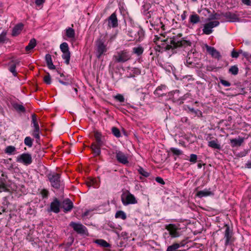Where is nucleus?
Here are the masks:
<instances>
[{
  "mask_svg": "<svg viewBox=\"0 0 251 251\" xmlns=\"http://www.w3.org/2000/svg\"><path fill=\"white\" fill-rule=\"evenodd\" d=\"M191 44V43L189 41L179 39L178 37H174L164 40L161 46L165 50H169L178 47L190 46Z\"/></svg>",
  "mask_w": 251,
  "mask_h": 251,
  "instance_id": "nucleus-1",
  "label": "nucleus"
},
{
  "mask_svg": "<svg viewBox=\"0 0 251 251\" xmlns=\"http://www.w3.org/2000/svg\"><path fill=\"white\" fill-rule=\"evenodd\" d=\"M95 142H93L90 147L95 156H99L101 153V147L105 145L106 140L104 136L98 131L94 132Z\"/></svg>",
  "mask_w": 251,
  "mask_h": 251,
  "instance_id": "nucleus-2",
  "label": "nucleus"
},
{
  "mask_svg": "<svg viewBox=\"0 0 251 251\" xmlns=\"http://www.w3.org/2000/svg\"><path fill=\"white\" fill-rule=\"evenodd\" d=\"M51 186L55 189H58L61 186L60 175L56 173H50L48 175Z\"/></svg>",
  "mask_w": 251,
  "mask_h": 251,
  "instance_id": "nucleus-3",
  "label": "nucleus"
},
{
  "mask_svg": "<svg viewBox=\"0 0 251 251\" xmlns=\"http://www.w3.org/2000/svg\"><path fill=\"white\" fill-rule=\"evenodd\" d=\"M130 55L129 51L126 50H121L117 52L114 55V58L117 62H125L130 59Z\"/></svg>",
  "mask_w": 251,
  "mask_h": 251,
  "instance_id": "nucleus-4",
  "label": "nucleus"
},
{
  "mask_svg": "<svg viewBox=\"0 0 251 251\" xmlns=\"http://www.w3.org/2000/svg\"><path fill=\"white\" fill-rule=\"evenodd\" d=\"M60 49L62 52V57L65 60V62L67 65L70 63L71 57V53L69 51L68 44L66 42H64L60 45Z\"/></svg>",
  "mask_w": 251,
  "mask_h": 251,
  "instance_id": "nucleus-5",
  "label": "nucleus"
},
{
  "mask_svg": "<svg viewBox=\"0 0 251 251\" xmlns=\"http://www.w3.org/2000/svg\"><path fill=\"white\" fill-rule=\"evenodd\" d=\"M165 229L169 232V234L172 238H176L180 235L179 225L170 224L165 226Z\"/></svg>",
  "mask_w": 251,
  "mask_h": 251,
  "instance_id": "nucleus-6",
  "label": "nucleus"
},
{
  "mask_svg": "<svg viewBox=\"0 0 251 251\" xmlns=\"http://www.w3.org/2000/svg\"><path fill=\"white\" fill-rule=\"evenodd\" d=\"M96 47L97 56L100 58L101 56L107 51L106 46L104 44V41L101 39H99L96 41Z\"/></svg>",
  "mask_w": 251,
  "mask_h": 251,
  "instance_id": "nucleus-7",
  "label": "nucleus"
},
{
  "mask_svg": "<svg viewBox=\"0 0 251 251\" xmlns=\"http://www.w3.org/2000/svg\"><path fill=\"white\" fill-rule=\"evenodd\" d=\"M121 199L124 205L135 204L137 202L135 197L128 191L124 193L122 195Z\"/></svg>",
  "mask_w": 251,
  "mask_h": 251,
  "instance_id": "nucleus-8",
  "label": "nucleus"
},
{
  "mask_svg": "<svg viewBox=\"0 0 251 251\" xmlns=\"http://www.w3.org/2000/svg\"><path fill=\"white\" fill-rule=\"evenodd\" d=\"M70 226L72 227L74 231L77 234L80 235H87L88 231L86 227L80 223H77L72 222L70 224Z\"/></svg>",
  "mask_w": 251,
  "mask_h": 251,
  "instance_id": "nucleus-9",
  "label": "nucleus"
},
{
  "mask_svg": "<svg viewBox=\"0 0 251 251\" xmlns=\"http://www.w3.org/2000/svg\"><path fill=\"white\" fill-rule=\"evenodd\" d=\"M130 36L137 41H140L144 36V31L141 27H135L133 30L129 31Z\"/></svg>",
  "mask_w": 251,
  "mask_h": 251,
  "instance_id": "nucleus-10",
  "label": "nucleus"
},
{
  "mask_svg": "<svg viewBox=\"0 0 251 251\" xmlns=\"http://www.w3.org/2000/svg\"><path fill=\"white\" fill-rule=\"evenodd\" d=\"M16 161L19 163H21L27 166L32 163V158L30 154L24 153L17 157Z\"/></svg>",
  "mask_w": 251,
  "mask_h": 251,
  "instance_id": "nucleus-11",
  "label": "nucleus"
},
{
  "mask_svg": "<svg viewBox=\"0 0 251 251\" xmlns=\"http://www.w3.org/2000/svg\"><path fill=\"white\" fill-rule=\"evenodd\" d=\"M220 24L219 22L217 21H211L206 23L203 26L202 29L203 33L206 35L210 34L212 32V28L218 26Z\"/></svg>",
  "mask_w": 251,
  "mask_h": 251,
  "instance_id": "nucleus-12",
  "label": "nucleus"
},
{
  "mask_svg": "<svg viewBox=\"0 0 251 251\" xmlns=\"http://www.w3.org/2000/svg\"><path fill=\"white\" fill-rule=\"evenodd\" d=\"M105 21L107 22V25L109 28H115L118 25V19L115 13H112Z\"/></svg>",
  "mask_w": 251,
  "mask_h": 251,
  "instance_id": "nucleus-13",
  "label": "nucleus"
},
{
  "mask_svg": "<svg viewBox=\"0 0 251 251\" xmlns=\"http://www.w3.org/2000/svg\"><path fill=\"white\" fill-rule=\"evenodd\" d=\"M226 230L225 232V238L226 239L225 246L231 244L233 242L232 238V233L230 231L229 227L228 225H226Z\"/></svg>",
  "mask_w": 251,
  "mask_h": 251,
  "instance_id": "nucleus-14",
  "label": "nucleus"
},
{
  "mask_svg": "<svg viewBox=\"0 0 251 251\" xmlns=\"http://www.w3.org/2000/svg\"><path fill=\"white\" fill-rule=\"evenodd\" d=\"M197 58L195 57L194 52H189L186 57V63L188 66L193 67L197 63Z\"/></svg>",
  "mask_w": 251,
  "mask_h": 251,
  "instance_id": "nucleus-15",
  "label": "nucleus"
},
{
  "mask_svg": "<svg viewBox=\"0 0 251 251\" xmlns=\"http://www.w3.org/2000/svg\"><path fill=\"white\" fill-rule=\"evenodd\" d=\"M61 206L63 208L64 212H67L72 209L74 205L72 201L70 199H66L62 201Z\"/></svg>",
  "mask_w": 251,
  "mask_h": 251,
  "instance_id": "nucleus-16",
  "label": "nucleus"
},
{
  "mask_svg": "<svg viewBox=\"0 0 251 251\" xmlns=\"http://www.w3.org/2000/svg\"><path fill=\"white\" fill-rule=\"evenodd\" d=\"M222 15L227 19L229 22H237L239 21V19L238 16L235 13H232L231 12H226V13H222Z\"/></svg>",
  "mask_w": 251,
  "mask_h": 251,
  "instance_id": "nucleus-17",
  "label": "nucleus"
},
{
  "mask_svg": "<svg viewBox=\"0 0 251 251\" xmlns=\"http://www.w3.org/2000/svg\"><path fill=\"white\" fill-rule=\"evenodd\" d=\"M61 204L57 199L55 198L53 201L51 202L50 211H52L55 213H58L60 211V206Z\"/></svg>",
  "mask_w": 251,
  "mask_h": 251,
  "instance_id": "nucleus-18",
  "label": "nucleus"
},
{
  "mask_svg": "<svg viewBox=\"0 0 251 251\" xmlns=\"http://www.w3.org/2000/svg\"><path fill=\"white\" fill-rule=\"evenodd\" d=\"M206 49L207 52L211 55V56L216 59H219L221 57L220 53L214 47L206 46Z\"/></svg>",
  "mask_w": 251,
  "mask_h": 251,
  "instance_id": "nucleus-19",
  "label": "nucleus"
},
{
  "mask_svg": "<svg viewBox=\"0 0 251 251\" xmlns=\"http://www.w3.org/2000/svg\"><path fill=\"white\" fill-rule=\"evenodd\" d=\"M116 154V158L119 162L124 164L128 163L127 158L123 152L121 151H117Z\"/></svg>",
  "mask_w": 251,
  "mask_h": 251,
  "instance_id": "nucleus-20",
  "label": "nucleus"
},
{
  "mask_svg": "<svg viewBox=\"0 0 251 251\" xmlns=\"http://www.w3.org/2000/svg\"><path fill=\"white\" fill-rule=\"evenodd\" d=\"M24 25L22 24H19L15 25L12 30V35L16 36L19 34L23 29Z\"/></svg>",
  "mask_w": 251,
  "mask_h": 251,
  "instance_id": "nucleus-21",
  "label": "nucleus"
},
{
  "mask_svg": "<svg viewBox=\"0 0 251 251\" xmlns=\"http://www.w3.org/2000/svg\"><path fill=\"white\" fill-rule=\"evenodd\" d=\"M201 21L200 16L197 14H193L189 17V22L192 25L197 24Z\"/></svg>",
  "mask_w": 251,
  "mask_h": 251,
  "instance_id": "nucleus-22",
  "label": "nucleus"
},
{
  "mask_svg": "<svg viewBox=\"0 0 251 251\" xmlns=\"http://www.w3.org/2000/svg\"><path fill=\"white\" fill-rule=\"evenodd\" d=\"M244 141V139L242 137H239L238 139H232L230 140L231 146L232 147L240 146Z\"/></svg>",
  "mask_w": 251,
  "mask_h": 251,
  "instance_id": "nucleus-23",
  "label": "nucleus"
},
{
  "mask_svg": "<svg viewBox=\"0 0 251 251\" xmlns=\"http://www.w3.org/2000/svg\"><path fill=\"white\" fill-rule=\"evenodd\" d=\"M34 129L32 131V135L36 139L37 142L40 140V127H33Z\"/></svg>",
  "mask_w": 251,
  "mask_h": 251,
  "instance_id": "nucleus-24",
  "label": "nucleus"
},
{
  "mask_svg": "<svg viewBox=\"0 0 251 251\" xmlns=\"http://www.w3.org/2000/svg\"><path fill=\"white\" fill-rule=\"evenodd\" d=\"M95 243L103 248H109L110 247V245L103 239L96 240Z\"/></svg>",
  "mask_w": 251,
  "mask_h": 251,
  "instance_id": "nucleus-25",
  "label": "nucleus"
},
{
  "mask_svg": "<svg viewBox=\"0 0 251 251\" xmlns=\"http://www.w3.org/2000/svg\"><path fill=\"white\" fill-rule=\"evenodd\" d=\"M66 35L68 38L70 39H74L75 37V30L71 27L67 28L66 29Z\"/></svg>",
  "mask_w": 251,
  "mask_h": 251,
  "instance_id": "nucleus-26",
  "label": "nucleus"
},
{
  "mask_svg": "<svg viewBox=\"0 0 251 251\" xmlns=\"http://www.w3.org/2000/svg\"><path fill=\"white\" fill-rule=\"evenodd\" d=\"M36 45V40L34 38L31 39L28 45L25 47V50L28 51L33 49Z\"/></svg>",
  "mask_w": 251,
  "mask_h": 251,
  "instance_id": "nucleus-27",
  "label": "nucleus"
},
{
  "mask_svg": "<svg viewBox=\"0 0 251 251\" xmlns=\"http://www.w3.org/2000/svg\"><path fill=\"white\" fill-rule=\"evenodd\" d=\"M208 145L209 147L213 149L219 150L221 149L220 145L218 143L217 139L209 141L208 143Z\"/></svg>",
  "mask_w": 251,
  "mask_h": 251,
  "instance_id": "nucleus-28",
  "label": "nucleus"
},
{
  "mask_svg": "<svg viewBox=\"0 0 251 251\" xmlns=\"http://www.w3.org/2000/svg\"><path fill=\"white\" fill-rule=\"evenodd\" d=\"M212 193L210 191L205 189L204 190L198 191L196 195L199 198H202L203 197L209 196Z\"/></svg>",
  "mask_w": 251,
  "mask_h": 251,
  "instance_id": "nucleus-29",
  "label": "nucleus"
},
{
  "mask_svg": "<svg viewBox=\"0 0 251 251\" xmlns=\"http://www.w3.org/2000/svg\"><path fill=\"white\" fill-rule=\"evenodd\" d=\"M13 107L18 112H25V108L22 104H20L17 103H14L13 104Z\"/></svg>",
  "mask_w": 251,
  "mask_h": 251,
  "instance_id": "nucleus-30",
  "label": "nucleus"
},
{
  "mask_svg": "<svg viewBox=\"0 0 251 251\" xmlns=\"http://www.w3.org/2000/svg\"><path fill=\"white\" fill-rule=\"evenodd\" d=\"M87 185L90 186H93L94 188L98 187L99 186V183L97 179H93L87 182Z\"/></svg>",
  "mask_w": 251,
  "mask_h": 251,
  "instance_id": "nucleus-31",
  "label": "nucleus"
},
{
  "mask_svg": "<svg viewBox=\"0 0 251 251\" xmlns=\"http://www.w3.org/2000/svg\"><path fill=\"white\" fill-rule=\"evenodd\" d=\"M16 151V148L12 146H7L5 150V152L8 154H12Z\"/></svg>",
  "mask_w": 251,
  "mask_h": 251,
  "instance_id": "nucleus-32",
  "label": "nucleus"
},
{
  "mask_svg": "<svg viewBox=\"0 0 251 251\" xmlns=\"http://www.w3.org/2000/svg\"><path fill=\"white\" fill-rule=\"evenodd\" d=\"M144 51V49L142 47H135L133 48V52L137 55H141Z\"/></svg>",
  "mask_w": 251,
  "mask_h": 251,
  "instance_id": "nucleus-33",
  "label": "nucleus"
},
{
  "mask_svg": "<svg viewBox=\"0 0 251 251\" xmlns=\"http://www.w3.org/2000/svg\"><path fill=\"white\" fill-rule=\"evenodd\" d=\"M116 218H121L122 220H125L126 218V213L123 211H118L115 214Z\"/></svg>",
  "mask_w": 251,
  "mask_h": 251,
  "instance_id": "nucleus-34",
  "label": "nucleus"
},
{
  "mask_svg": "<svg viewBox=\"0 0 251 251\" xmlns=\"http://www.w3.org/2000/svg\"><path fill=\"white\" fill-rule=\"evenodd\" d=\"M33 140L30 137H26L24 140L25 144L28 147H31L33 145Z\"/></svg>",
  "mask_w": 251,
  "mask_h": 251,
  "instance_id": "nucleus-35",
  "label": "nucleus"
},
{
  "mask_svg": "<svg viewBox=\"0 0 251 251\" xmlns=\"http://www.w3.org/2000/svg\"><path fill=\"white\" fill-rule=\"evenodd\" d=\"M180 247V245L178 243L173 244L172 245L167 248L166 251H176Z\"/></svg>",
  "mask_w": 251,
  "mask_h": 251,
  "instance_id": "nucleus-36",
  "label": "nucleus"
},
{
  "mask_svg": "<svg viewBox=\"0 0 251 251\" xmlns=\"http://www.w3.org/2000/svg\"><path fill=\"white\" fill-rule=\"evenodd\" d=\"M137 171L138 173L141 175L142 176H145V177H148L150 175V173L148 172H147L145 170H144L142 167H139Z\"/></svg>",
  "mask_w": 251,
  "mask_h": 251,
  "instance_id": "nucleus-37",
  "label": "nucleus"
},
{
  "mask_svg": "<svg viewBox=\"0 0 251 251\" xmlns=\"http://www.w3.org/2000/svg\"><path fill=\"white\" fill-rule=\"evenodd\" d=\"M238 71V68L236 65L232 66L229 69V72L233 75H237Z\"/></svg>",
  "mask_w": 251,
  "mask_h": 251,
  "instance_id": "nucleus-38",
  "label": "nucleus"
},
{
  "mask_svg": "<svg viewBox=\"0 0 251 251\" xmlns=\"http://www.w3.org/2000/svg\"><path fill=\"white\" fill-rule=\"evenodd\" d=\"M32 118V124H33L32 127H38L39 126V125L38 123L36 115L35 114H33L31 116Z\"/></svg>",
  "mask_w": 251,
  "mask_h": 251,
  "instance_id": "nucleus-39",
  "label": "nucleus"
},
{
  "mask_svg": "<svg viewBox=\"0 0 251 251\" xmlns=\"http://www.w3.org/2000/svg\"><path fill=\"white\" fill-rule=\"evenodd\" d=\"M113 134L116 137L118 138L121 136V133L119 129L116 127H113L111 129Z\"/></svg>",
  "mask_w": 251,
  "mask_h": 251,
  "instance_id": "nucleus-40",
  "label": "nucleus"
},
{
  "mask_svg": "<svg viewBox=\"0 0 251 251\" xmlns=\"http://www.w3.org/2000/svg\"><path fill=\"white\" fill-rule=\"evenodd\" d=\"M219 19H220V15L218 13L211 14L208 18V20L209 21Z\"/></svg>",
  "mask_w": 251,
  "mask_h": 251,
  "instance_id": "nucleus-41",
  "label": "nucleus"
},
{
  "mask_svg": "<svg viewBox=\"0 0 251 251\" xmlns=\"http://www.w3.org/2000/svg\"><path fill=\"white\" fill-rule=\"evenodd\" d=\"M170 151L172 152V153L174 155L178 156V155H181L182 154V151H181L178 149L175 148H171L170 149Z\"/></svg>",
  "mask_w": 251,
  "mask_h": 251,
  "instance_id": "nucleus-42",
  "label": "nucleus"
},
{
  "mask_svg": "<svg viewBox=\"0 0 251 251\" xmlns=\"http://www.w3.org/2000/svg\"><path fill=\"white\" fill-rule=\"evenodd\" d=\"M58 81L60 83L66 86L71 85L72 83V80L66 78L65 79V81L58 79Z\"/></svg>",
  "mask_w": 251,
  "mask_h": 251,
  "instance_id": "nucleus-43",
  "label": "nucleus"
},
{
  "mask_svg": "<svg viewBox=\"0 0 251 251\" xmlns=\"http://www.w3.org/2000/svg\"><path fill=\"white\" fill-rule=\"evenodd\" d=\"M44 81L47 84L51 83V77L49 73H47V75L44 76Z\"/></svg>",
  "mask_w": 251,
  "mask_h": 251,
  "instance_id": "nucleus-44",
  "label": "nucleus"
},
{
  "mask_svg": "<svg viewBox=\"0 0 251 251\" xmlns=\"http://www.w3.org/2000/svg\"><path fill=\"white\" fill-rule=\"evenodd\" d=\"M6 32L5 31H3L0 34V43H3L6 40Z\"/></svg>",
  "mask_w": 251,
  "mask_h": 251,
  "instance_id": "nucleus-45",
  "label": "nucleus"
},
{
  "mask_svg": "<svg viewBox=\"0 0 251 251\" xmlns=\"http://www.w3.org/2000/svg\"><path fill=\"white\" fill-rule=\"evenodd\" d=\"M9 71L13 74L14 76H16L17 73L16 71V65L15 64H12L10 68Z\"/></svg>",
  "mask_w": 251,
  "mask_h": 251,
  "instance_id": "nucleus-46",
  "label": "nucleus"
},
{
  "mask_svg": "<svg viewBox=\"0 0 251 251\" xmlns=\"http://www.w3.org/2000/svg\"><path fill=\"white\" fill-rule=\"evenodd\" d=\"M220 81L221 83L225 87H229L231 85V83L229 81L224 80L222 78H220Z\"/></svg>",
  "mask_w": 251,
  "mask_h": 251,
  "instance_id": "nucleus-47",
  "label": "nucleus"
},
{
  "mask_svg": "<svg viewBox=\"0 0 251 251\" xmlns=\"http://www.w3.org/2000/svg\"><path fill=\"white\" fill-rule=\"evenodd\" d=\"M40 193L43 198H47L49 196V191L46 189L42 190Z\"/></svg>",
  "mask_w": 251,
  "mask_h": 251,
  "instance_id": "nucleus-48",
  "label": "nucleus"
},
{
  "mask_svg": "<svg viewBox=\"0 0 251 251\" xmlns=\"http://www.w3.org/2000/svg\"><path fill=\"white\" fill-rule=\"evenodd\" d=\"M197 160V155L195 154H191L190 155V158L189 159V161L193 163H195L196 162Z\"/></svg>",
  "mask_w": 251,
  "mask_h": 251,
  "instance_id": "nucleus-49",
  "label": "nucleus"
},
{
  "mask_svg": "<svg viewBox=\"0 0 251 251\" xmlns=\"http://www.w3.org/2000/svg\"><path fill=\"white\" fill-rule=\"evenodd\" d=\"M115 99L121 102H124L125 100L124 97L121 94L117 95L116 96H115Z\"/></svg>",
  "mask_w": 251,
  "mask_h": 251,
  "instance_id": "nucleus-50",
  "label": "nucleus"
},
{
  "mask_svg": "<svg viewBox=\"0 0 251 251\" xmlns=\"http://www.w3.org/2000/svg\"><path fill=\"white\" fill-rule=\"evenodd\" d=\"M45 59H46V63H47V65L48 64V63H50L52 62V59H51V56L49 54H47L46 55Z\"/></svg>",
  "mask_w": 251,
  "mask_h": 251,
  "instance_id": "nucleus-51",
  "label": "nucleus"
},
{
  "mask_svg": "<svg viewBox=\"0 0 251 251\" xmlns=\"http://www.w3.org/2000/svg\"><path fill=\"white\" fill-rule=\"evenodd\" d=\"M239 52H238L237 51H236L234 50H233L231 54V56H232V57L237 58L239 57Z\"/></svg>",
  "mask_w": 251,
  "mask_h": 251,
  "instance_id": "nucleus-52",
  "label": "nucleus"
},
{
  "mask_svg": "<svg viewBox=\"0 0 251 251\" xmlns=\"http://www.w3.org/2000/svg\"><path fill=\"white\" fill-rule=\"evenodd\" d=\"M155 180L156 181V182H157L158 183H160L161 184H165L164 181L160 177H156L155 178Z\"/></svg>",
  "mask_w": 251,
  "mask_h": 251,
  "instance_id": "nucleus-53",
  "label": "nucleus"
},
{
  "mask_svg": "<svg viewBox=\"0 0 251 251\" xmlns=\"http://www.w3.org/2000/svg\"><path fill=\"white\" fill-rule=\"evenodd\" d=\"M45 1V0H35V3L37 5H40L43 4Z\"/></svg>",
  "mask_w": 251,
  "mask_h": 251,
  "instance_id": "nucleus-54",
  "label": "nucleus"
},
{
  "mask_svg": "<svg viewBox=\"0 0 251 251\" xmlns=\"http://www.w3.org/2000/svg\"><path fill=\"white\" fill-rule=\"evenodd\" d=\"M242 55L244 56V57L247 59L251 57V55L248 52L244 51Z\"/></svg>",
  "mask_w": 251,
  "mask_h": 251,
  "instance_id": "nucleus-55",
  "label": "nucleus"
},
{
  "mask_svg": "<svg viewBox=\"0 0 251 251\" xmlns=\"http://www.w3.org/2000/svg\"><path fill=\"white\" fill-rule=\"evenodd\" d=\"M47 66L48 67V68L50 69H51V70H54L55 69V66L53 64V63L51 62V63H48V64H47Z\"/></svg>",
  "mask_w": 251,
  "mask_h": 251,
  "instance_id": "nucleus-56",
  "label": "nucleus"
},
{
  "mask_svg": "<svg viewBox=\"0 0 251 251\" xmlns=\"http://www.w3.org/2000/svg\"><path fill=\"white\" fill-rule=\"evenodd\" d=\"M242 2L247 5H251V0H242Z\"/></svg>",
  "mask_w": 251,
  "mask_h": 251,
  "instance_id": "nucleus-57",
  "label": "nucleus"
},
{
  "mask_svg": "<svg viewBox=\"0 0 251 251\" xmlns=\"http://www.w3.org/2000/svg\"><path fill=\"white\" fill-rule=\"evenodd\" d=\"M245 168L248 169L251 168V160L248 161L245 164Z\"/></svg>",
  "mask_w": 251,
  "mask_h": 251,
  "instance_id": "nucleus-58",
  "label": "nucleus"
},
{
  "mask_svg": "<svg viewBox=\"0 0 251 251\" xmlns=\"http://www.w3.org/2000/svg\"><path fill=\"white\" fill-rule=\"evenodd\" d=\"M186 11H184L183 13L181 15V18L182 20H184L186 19Z\"/></svg>",
  "mask_w": 251,
  "mask_h": 251,
  "instance_id": "nucleus-59",
  "label": "nucleus"
},
{
  "mask_svg": "<svg viewBox=\"0 0 251 251\" xmlns=\"http://www.w3.org/2000/svg\"><path fill=\"white\" fill-rule=\"evenodd\" d=\"M213 70V68L211 66H207V71H212Z\"/></svg>",
  "mask_w": 251,
  "mask_h": 251,
  "instance_id": "nucleus-60",
  "label": "nucleus"
},
{
  "mask_svg": "<svg viewBox=\"0 0 251 251\" xmlns=\"http://www.w3.org/2000/svg\"><path fill=\"white\" fill-rule=\"evenodd\" d=\"M88 213H89V212H88V211H86V212H85L84 213V214H83V216H87L88 215Z\"/></svg>",
  "mask_w": 251,
  "mask_h": 251,
  "instance_id": "nucleus-61",
  "label": "nucleus"
},
{
  "mask_svg": "<svg viewBox=\"0 0 251 251\" xmlns=\"http://www.w3.org/2000/svg\"><path fill=\"white\" fill-rule=\"evenodd\" d=\"M238 52H239V54H243V52H244V51H243L242 50H239L238 51H237Z\"/></svg>",
  "mask_w": 251,
  "mask_h": 251,
  "instance_id": "nucleus-62",
  "label": "nucleus"
},
{
  "mask_svg": "<svg viewBox=\"0 0 251 251\" xmlns=\"http://www.w3.org/2000/svg\"><path fill=\"white\" fill-rule=\"evenodd\" d=\"M198 167L199 168H201V164H198Z\"/></svg>",
  "mask_w": 251,
  "mask_h": 251,
  "instance_id": "nucleus-63",
  "label": "nucleus"
},
{
  "mask_svg": "<svg viewBox=\"0 0 251 251\" xmlns=\"http://www.w3.org/2000/svg\"><path fill=\"white\" fill-rule=\"evenodd\" d=\"M74 91L75 92V93H77V89L76 88H74Z\"/></svg>",
  "mask_w": 251,
  "mask_h": 251,
  "instance_id": "nucleus-64",
  "label": "nucleus"
}]
</instances>
